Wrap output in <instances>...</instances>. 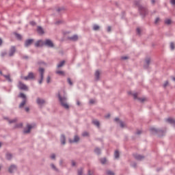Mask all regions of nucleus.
Masks as SVG:
<instances>
[{
    "instance_id": "nucleus-53",
    "label": "nucleus",
    "mask_w": 175,
    "mask_h": 175,
    "mask_svg": "<svg viewBox=\"0 0 175 175\" xmlns=\"http://www.w3.org/2000/svg\"><path fill=\"white\" fill-rule=\"evenodd\" d=\"M122 59H128V57H122Z\"/></svg>"
},
{
    "instance_id": "nucleus-47",
    "label": "nucleus",
    "mask_w": 175,
    "mask_h": 175,
    "mask_svg": "<svg viewBox=\"0 0 175 175\" xmlns=\"http://www.w3.org/2000/svg\"><path fill=\"white\" fill-rule=\"evenodd\" d=\"M107 31L108 32H110V31H111V27L110 26L107 27Z\"/></svg>"
},
{
    "instance_id": "nucleus-22",
    "label": "nucleus",
    "mask_w": 175,
    "mask_h": 175,
    "mask_svg": "<svg viewBox=\"0 0 175 175\" xmlns=\"http://www.w3.org/2000/svg\"><path fill=\"white\" fill-rule=\"evenodd\" d=\"M64 65H65V61L63 60L57 65V68H62Z\"/></svg>"
},
{
    "instance_id": "nucleus-50",
    "label": "nucleus",
    "mask_w": 175,
    "mask_h": 175,
    "mask_svg": "<svg viewBox=\"0 0 175 175\" xmlns=\"http://www.w3.org/2000/svg\"><path fill=\"white\" fill-rule=\"evenodd\" d=\"M51 166L53 169H55V165H54V164H51Z\"/></svg>"
},
{
    "instance_id": "nucleus-46",
    "label": "nucleus",
    "mask_w": 175,
    "mask_h": 175,
    "mask_svg": "<svg viewBox=\"0 0 175 175\" xmlns=\"http://www.w3.org/2000/svg\"><path fill=\"white\" fill-rule=\"evenodd\" d=\"M94 102H95V100H90V103L91 105L94 104Z\"/></svg>"
},
{
    "instance_id": "nucleus-38",
    "label": "nucleus",
    "mask_w": 175,
    "mask_h": 175,
    "mask_svg": "<svg viewBox=\"0 0 175 175\" xmlns=\"http://www.w3.org/2000/svg\"><path fill=\"white\" fill-rule=\"evenodd\" d=\"M133 96L134 97V99H137V93H133Z\"/></svg>"
},
{
    "instance_id": "nucleus-5",
    "label": "nucleus",
    "mask_w": 175,
    "mask_h": 175,
    "mask_svg": "<svg viewBox=\"0 0 175 175\" xmlns=\"http://www.w3.org/2000/svg\"><path fill=\"white\" fill-rule=\"evenodd\" d=\"M44 44L45 46H48V47H54V44L53 43V41L51 40H46L44 42Z\"/></svg>"
},
{
    "instance_id": "nucleus-23",
    "label": "nucleus",
    "mask_w": 175,
    "mask_h": 175,
    "mask_svg": "<svg viewBox=\"0 0 175 175\" xmlns=\"http://www.w3.org/2000/svg\"><path fill=\"white\" fill-rule=\"evenodd\" d=\"M57 75H59L60 76H65V72L64 71H56Z\"/></svg>"
},
{
    "instance_id": "nucleus-13",
    "label": "nucleus",
    "mask_w": 175,
    "mask_h": 175,
    "mask_svg": "<svg viewBox=\"0 0 175 175\" xmlns=\"http://www.w3.org/2000/svg\"><path fill=\"white\" fill-rule=\"evenodd\" d=\"M16 170H17V167H16V165H11L9 168L10 173H13L16 172Z\"/></svg>"
},
{
    "instance_id": "nucleus-52",
    "label": "nucleus",
    "mask_w": 175,
    "mask_h": 175,
    "mask_svg": "<svg viewBox=\"0 0 175 175\" xmlns=\"http://www.w3.org/2000/svg\"><path fill=\"white\" fill-rule=\"evenodd\" d=\"M140 133H142V131H137V135H140Z\"/></svg>"
},
{
    "instance_id": "nucleus-61",
    "label": "nucleus",
    "mask_w": 175,
    "mask_h": 175,
    "mask_svg": "<svg viewBox=\"0 0 175 175\" xmlns=\"http://www.w3.org/2000/svg\"><path fill=\"white\" fill-rule=\"evenodd\" d=\"M154 2H155V1H154V0H152V3H154Z\"/></svg>"
},
{
    "instance_id": "nucleus-16",
    "label": "nucleus",
    "mask_w": 175,
    "mask_h": 175,
    "mask_svg": "<svg viewBox=\"0 0 175 175\" xmlns=\"http://www.w3.org/2000/svg\"><path fill=\"white\" fill-rule=\"evenodd\" d=\"M37 31H38V33H40V35H43L44 33L43 29L40 27H38Z\"/></svg>"
},
{
    "instance_id": "nucleus-12",
    "label": "nucleus",
    "mask_w": 175,
    "mask_h": 175,
    "mask_svg": "<svg viewBox=\"0 0 175 175\" xmlns=\"http://www.w3.org/2000/svg\"><path fill=\"white\" fill-rule=\"evenodd\" d=\"M33 42V40H26V42L25 43V47H28L29 46H31Z\"/></svg>"
},
{
    "instance_id": "nucleus-30",
    "label": "nucleus",
    "mask_w": 175,
    "mask_h": 175,
    "mask_svg": "<svg viewBox=\"0 0 175 175\" xmlns=\"http://www.w3.org/2000/svg\"><path fill=\"white\" fill-rule=\"evenodd\" d=\"M94 152H95L96 154H97L98 155H99V154H100V149H99V148H96V149L94 150Z\"/></svg>"
},
{
    "instance_id": "nucleus-44",
    "label": "nucleus",
    "mask_w": 175,
    "mask_h": 175,
    "mask_svg": "<svg viewBox=\"0 0 175 175\" xmlns=\"http://www.w3.org/2000/svg\"><path fill=\"white\" fill-rule=\"evenodd\" d=\"M159 22V18H157L155 20V24H158Z\"/></svg>"
},
{
    "instance_id": "nucleus-34",
    "label": "nucleus",
    "mask_w": 175,
    "mask_h": 175,
    "mask_svg": "<svg viewBox=\"0 0 175 175\" xmlns=\"http://www.w3.org/2000/svg\"><path fill=\"white\" fill-rule=\"evenodd\" d=\"M170 49H171V50H174V44L173 42L170 43Z\"/></svg>"
},
{
    "instance_id": "nucleus-20",
    "label": "nucleus",
    "mask_w": 175,
    "mask_h": 175,
    "mask_svg": "<svg viewBox=\"0 0 175 175\" xmlns=\"http://www.w3.org/2000/svg\"><path fill=\"white\" fill-rule=\"evenodd\" d=\"M60 140H61L62 144H65V142H66L65 135H62Z\"/></svg>"
},
{
    "instance_id": "nucleus-1",
    "label": "nucleus",
    "mask_w": 175,
    "mask_h": 175,
    "mask_svg": "<svg viewBox=\"0 0 175 175\" xmlns=\"http://www.w3.org/2000/svg\"><path fill=\"white\" fill-rule=\"evenodd\" d=\"M58 97H59V102H60L62 106L63 107H64V109H69V105H68V103H66V98L61 97V94H58Z\"/></svg>"
},
{
    "instance_id": "nucleus-42",
    "label": "nucleus",
    "mask_w": 175,
    "mask_h": 175,
    "mask_svg": "<svg viewBox=\"0 0 175 175\" xmlns=\"http://www.w3.org/2000/svg\"><path fill=\"white\" fill-rule=\"evenodd\" d=\"M51 159H55V154H53L52 155H51Z\"/></svg>"
},
{
    "instance_id": "nucleus-60",
    "label": "nucleus",
    "mask_w": 175,
    "mask_h": 175,
    "mask_svg": "<svg viewBox=\"0 0 175 175\" xmlns=\"http://www.w3.org/2000/svg\"><path fill=\"white\" fill-rule=\"evenodd\" d=\"M151 131H155V132H157V130L155 129H151Z\"/></svg>"
},
{
    "instance_id": "nucleus-45",
    "label": "nucleus",
    "mask_w": 175,
    "mask_h": 175,
    "mask_svg": "<svg viewBox=\"0 0 175 175\" xmlns=\"http://www.w3.org/2000/svg\"><path fill=\"white\" fill-rule=\"evenodd\" d=\"M82 135L83 136H88V133L84 132Z\"/></svg>"
},
{
    "instance_id": "nucleus-57",
    "label": "nucleus",
    "mask_w": 175,
    "mask_h": 175,
    "mask_svg": "<svg viewBox=\"0 0 175 175\" xmlns=\"http://www.w3.org/2000/svg\"><path fill=\"white\" fill-rule=\"evenodd\" d=\"M30 24H31V25H35V22H31Z\"/></svg>"
},
{
    "instance_id": "nucleus-10",
    "label": "nucleus",
    "mask_w": 175,
    "mask_h": 175,
    "mask_svg": "<svg viewBox=\"0 0 175 175\" xmlns=\"http://www.w3.org/2000/svg\"><path fill=\"white\" fill-rule=\"evenodd\" d=\"M37 103L39 106H43L46 103V101L42 98H37Z\"/></svg>"
},
{
    "instance_id": "nucleus-41",
    "label": "nucleus",
    "mask_w": 175,
    "mask_h": 175,
    "mask_svg": "<svg viewBox=\"0 0 175 175\" xmlns=\"http://www.w3.org/2000/svg\"><path fill=\"white\" fill-rule=\"evenodd\" d=\"M16 128H23V123H21L16 126Z\"/></svg>"
},
{
    "instance_id": "nucleus-8",
    "label": "nucleus",
    "mask_w": 175,
    "mask_h": 175,
    "mask_svg": "<svg viewBox=\"0 0 175 175\" xmlns=\"http://www.w3.org/2000/svg\"><path fill=\"white\" fill-rule=\"evenodd\" d=\"M14 53H16V47L15 46H12L10 49L9 56L10 57H13V55H14Z\"/></svg>"
},
{
    "instance_id": "nucleus-39",
    "label": "nucleus",
    "mask_w": 175,
    "mask_h": 175,
    "mask_svg": "<svg viewBox=\"0 0 175 175\" xmlns=\"http://www.w3.org/2000/svg\"><path fill=\"white\" fill-rule=\"evenodd\" d=\"M137 32L139 35H140V33L142 32V29L140 28H137Z\"/></svg>"
},
{
    "instance_id": "nucleus-33",
    "label": "nucleus",
    "mask_w": 175,
    "mask_h": 175,
    "mask_svg": "<svg viewBox=\"0 0 175 175\" xmlns=\"http://www.w3.org/2000/svg\"><path fill=\"white\" fill-rule=\"evenodd\" d=\"M138 100H139V102H141L142 103H143V102H146V98H138Z\"/></svg>"
},
{
    "instance_id": "nucleus-26",
    "label": "nucleus",
    "mask_w": 175,
    "mask_h": 175,
    "mask_svg": "<svg viewBox=\"0 0 175 175\" xmlns=\"http://www.w3.org/2000/svg\"><path fill=\"white\" fill-rule=\"evenodd\" d=\"M100 162L103 165L106 164V162H107V160L106 159V158H103L100 159Z\"/></svg>"
},
{
    "instance_id": "nucleus-19",
    "label": "nucleus",
    "mask_w": 175,
    "mask_h": 175,
    "mask_svg": "<svg viewBox=\"0 0 175 175\" xmlns=\"http://www.w3.org/2000/svg\"><path fill=\"white\" fill-rule=\"evenodd\" d=\"M150 62H151V58L148 57L146 59L145 63H146V66H148V65H150Z\"/></svg>"
},
{
    "instance_id": "nucleus-32",
    "label": "nucleus",
    "mask_w": 175,
    "mask_h": 175,
    "mask_svg": "<svg viewBox=\"0 0 175 175\" xmlns=\"http://www.w3.org/2000/svg\"><path fill=\"white\" fill-rule=\"evenodd\" d=\"M67 81L70 85H72L73 83H72V80L70 78H68Z\"/></svg>"
},
{
    "instance_id": "nucleus-17",
    "label": "nucleus",
    "mask_w": 175,
    "mask_h": 175,
    "mask_svg": "<svg viewBox=\"0 0 175 175\" xmlns=\"http://www.w3.org/2000/svg\"><path fill=\"white\" fill-rule=\"evenodd\" d=\"M70 40H73L74 42H76V40H78L79 36H77V35H75V36L70 37Z\"/></svg>"
},
{
    "instance_id": "nucleus-15",
    "label": "nucleus",
    "mask_w": 175,
    "mask_h": 175,
    "mask_svg": "<svg viewBox=\"0 0 175 175\" xmlns=\"http://www.w3.org/2000/svg\"><path fill=\"white\" fill-rule=\"evenodd\" d=\"M79 140H80V138L77 136H75L74 137V140L72 141V140H69L70 143H77V142H79Z\"/></svg>"
},
{
    "instance_id": "nucleus-43",
    "label": "nucleus",
    "mask_w": 175,
    "mask_h": 175,
    "mask_svg": "<svg viewBox=\"0 0 175 175\" xmlns=\"http://www.w3.org/2000/svg\"><path fill=\"white\" fill-rule=\"evenodd\" d=\"M50 80H51V78H50V77H48L47 78H46V83H50Z\"/></svg>"
},
{
    "instance_id": "nucleus-31",
    "label": "nucleus",
    "mask_w": 175,
    "mask_h": 175,
    "mask_svg": "<svg viewBox=\"0 0 175 175\" xmlns=\"http://www.w3.org/2000/svg\"><path fill=\"white\" fill-rule=\"evenodd\" d=\"M93 29L94 31H98V29H99V26L98 25H94L93 27Z\"/></svg>"
},
{
    "instance_id": "nucleus-48",
    "label": "nucleus",
    "mask_w": 175,
    "mask_h": 175,
    "mask_svg": "<svg viewBox=\"0 0 175 175\" xmlns=\"http://www.w3.org/2000/svg\"><path fill=\"white\" fill-rule=\"evenodd\" d=\"M172 5H175V0H171Z\"/></svg>"
},
{
    "instance_id": "nucleus-56",
    "label": "nucleus",
    "mask_w": 175,
    "mask_h": 175,
    "mask_svg": "<svg viewBox=\"0 0 175 175\" xmlns=\"http://www.w3.org/2000/svg\"><path fill=\"white\" fill-rule=\"evenodd\" d=\"M25 111H29V108L26 107V108H25Z\"/></svg>"
},
{
    "instance_id": "nucleus-25",
    "label": "nucleus",
    "mask_w": 175,
    "mask_h": 175,
    "mask_svg": "<svg viewBox=\"0 0 175 175\" xmlns=\"http://www.w3.org/2000/svg\"><path fill=\"white\" fill-rule=\"evenodd\" d=\"M114 157H115V158H116V159H117L118 158H119V157H120V152H118V150H116V151H115Z\"/></svg>"
},
{
    "instance_id": "nucleus-18",
    "label": "nucleus",
    "mask_w": 175,
    "mask_h": 175,
    "mask_svg": "<svg viewBox=\"0 0 175 175\" xmlns=\"http://www.w3.org/2000/svg\"><path fill=\"white\" fill-rule=\"evenodd\" d=\"M3 77H5V79L9 81L10 83H12V79H10V75H3Z\"/></svg>"
},
{
    "instance_id": "nucleus-59",
    "label": "nucleus",
    "mask_w": 175,
    "mask_h": 175,
    "mask_svg": "<svg viewBox=\"0 0 175 175\" xmlns=\"http://www.w3.org/2000/svg\"><path fill=\"white\" fill-rule=\"evenodd\" d=\"M88 175H92V174H91V171L90 170L88 171Z\"/></svg>"
},
{
    "instance_id": "nucleus-2",
    "label": "nucleus",
    "mask_w": 175,
    "mask_h": 175,
    "mask_svg": "<svg viewBox=\"0 0 175 175\" xmlns=\"http://www.w3.org/2000/svg\"><path fill=\"white\" fill-rule=\"evenodd\" d=\"M19 96H20V98H23L24 99V100H23V102L20 104L19 107H20V108L24 107V106L25 105V103H26V102H27V100H26V99H25V98H26L25 94H24L23 93H21V94H19Z\"/></svg>"
},
{
    "instance_id": "nucleus-63",
    "label": "nucleus",
    "mask_w": 175,
    "mask_h": 175,
    "mask_svg": "<svg viewBox=\"0 0 175 175\" xmlns=\"http://www.w3.org/2000/svg\"><path fill=\"white\" fill-rule=\"evenodd\" d=\"M58 12H61V9H59V10H58Z\"/></svg>"
},
{
    "instance_id": "nucleus-29",
    "label": "nucleus",
    "mask_w": 175,
    "mask_h": 175,
    "mask_svg": "<svg viewBox=\"0 0 175 175\" xmlns=\"http://www.w3.org/2000/svg\"><path fill=\"white\" fill-rule=\"evenodd\" d=\"M92 122L94 125H96V126H99V121L94 120L92 121Z\"/></svg>"
},
{
    "instance_id": "nucleus-36",
    "label": "nucleus",
    "mask_w": 175,
    "mask_h": 175,
    "mask_svg": "<svg viewBox=\"0 0 175 175\" xmlns=\"http://www.w3.org/2000/svg\"><path fill=\"white\" fill-rule=\"evenodd\" d=\"M78 175H83V170L80 169L78 170Z\"/></svg>"
},
{
    "instance_id": "nucleus-27",
    "label": "nucleus",
    "mask_w": 175,
    "mask_h": 175,
    "mask_svg": "<svg viewBox=\"0 0 175 175\" xmlns=\"http://www.w3.org/2000/svg\"><path fill=\"white\" fill-rule=\"evenodd\" d=\"M165 24H167V25H170V24H172V20H170V19H166V20L165 21Z\"/></svg>"
},
{
    "instance_id": "nucleus-3",
    "label": "nucleus",
    "mask_w": 175,
    "mask_h": 175,
    "mask_svg": "<svg viewBox=\"0 0 175 175\" xmlns=\"http://www.w3.org/2000/svg\"><path fill=\"white\" fill-rule=\"evenodd\" d=\"M22 79L23 80H33V79H35V75L33 72H29L27 77H23Z\"/></svg>"
},
{
    "instance_id": "nucleus-4",
    "label": "nucleus",
    "mask_w": 175,
    "mask_h": 175,
    "mask_svg": "<svg viewBox=\"0 0 175 175\" xmlns=\"http://www.w3.org/2000/svg\"><path fill=\"white\" fill-rule=\"evenodd\" d=\"M18 88L20 90H23L24 91H28V87H27L25 84L23 83V82L21 81L18 82Z\"/></svg>"
},
{
    "instance_id": "nucleus-54",
    "label": "nucleus",
    "mask_w": 175,
    "mask_h": 175,
    "mask_svg": "<svg viewBox=\"0 0 175 175\" xmlns=\"http://www.w3.org/2000/svg\"><path fill=\"white\" fill-rule=\"evenodd\" d=\"M110 118V114H107V116H105V118Z\"/></svg>"
},
{
    "instance_id": "nucleus-9",
    "label": "nucleus",
    "mask_w": 175,
    "mask_h": 175,
    "mask_svg": "<svg viewBox=\"0 0 175 175\" xmlns=\"http://www.w3.org/2000/svg\"><path fill=\"white\" fill-rule=\"evenodd\" d=\"M115 121L116 122H119L121 128H125L126 126V124L121 121H120V119L118 118H115Z\"/></svg>"
},
{
    "instance_id": "nucleus-14",
    "label": "nucleus",
    "mask_w": 175,
    "mask_h": 175,
    "mask_svg": "<svg viewBox=\"0 0 175 175\" xmlns=\"http://www.w3.org/2000/svg\"><path fill=\"white\" fill-rule=\"evenodd\" d=\"M44 44V42L42 40H39L37 42H36L35 46L36 47H40V46H43Z\"/></svg>"
},
{
    "instance_id": "nucleus-51",
    "label": "nucleus",
    "mask_w": 175,
    "mask_h": 175,
    "mask_svg": "<svg viewBox=\"0 0 175 175\" xmlns=\"http://www.w3.org/2000/svg\"><path fill=\"white\" fill-rule=\"evenodd\" d=\"M2 43H3L2 38H0V46H2Z\"/></svg>"
},
{
    "instance_id": "nucleus-58",
    "label": "nucleus",
    "mask_w": 175,
    "mask_h": 175,
    "mask_svg": "<svg viewBox=\"0 0 175 175\" xmlns=\"http://www.w3.org/2000/svg\"><path fill=\"white\" fill-rule=\"evenodd\" d=\"M77 105H78V106H80V101H77Z\"/></svg>"
},
{
    "instance_id": "nucleus-24",
    "label": "nucleus",
    "mask_w": 175,
    "mask_h": 175,
    "mask_svg": "<svg viewBox=\"0 0 175 175\" xmlns=\"http://www.w3.org/2000/svg\"><path fill=\"white\" fill-rule=\"evenodd\" d=\"M167 122H169L170 124H174L175 121L172 118H168L167 119Z\"/></svg>"
},
{
    "instance_id": "nucleus-40",
    "label": "nucleus",
    "mask_w": 175,
    "mask_h": 175,
    "mask_svg": "<svg viewBox=\"0 0 175 175\" xmlns=\"http://www.w3.org/2000/svg\"><path fill=\"white\" fill-rule=\"evenodd\" d=\"M168 85H169V82L165 81V83L163 84V87H167Z\"/></svg>"
},
{
    "instance_id": "nucleus-62",
    "label": "nucleus",
    "mask_w": 175,
    "mask_h": 175,
    "mask_svg": "<svg viewBox=\"0 0 175 175\" xmlns=\"http://www.w3.org/2000/svg\"><path fill=\"white\" fill-rule=\"evenodd\" d=\"M1 146H2V143L0 142V147H1Z\"/></svg>"
},
{
    "instance_id": "nucleus-21",
    "label": "nucleus",
    "mask_w": 175,
    "mask_h": 175,
    "mask_svg": "<svg viewBox=\"0 0 175 175\" xmlns=\"http://www.w3.org/2000/svg\"><path fill=\"white\" fill-rule=\"evenodd\" d=\"M100 75V72H99L98 70L96 71V72H95L96 80H99Z\"/></svg>"
},
{
    "instance_id": "nucleus-64",
    "label": "nucleus",
    "mask_w": 175,
    "mask_h": 175,
    "mask_svg": "<svg viewBox=\"0 0 175 175\" xmlns=\"http://www.w3.org/2000/svg\"><path fill=\"white\" fill-rule=\"evenodd\" d=\"M174 81H175V78H173Z\"/></svg>"
},
{
    "instance_id": "nucleus-37",
    "label": "nucleus",
    "mask_w": 175,
    "mask_h": 175,
    "mask_svg": "<svg viewBox=\"0 0 175 175\" xmlns=\"http://www.w3.org/2000/svg\"><path fill=\"white\" fill-rule=\"evenodd\" d=\"M107 174H108V175H114V172H113L111 171H107Z\"/></svg>"
},
{
    "instance_id": "nucleus-49",
    "label": "nucleus",
    "mask_w": 175,
    "mask_h": 175,
    "mask_svg": "<svg viewBox=\"0 0 175 175\" xmlns=\"http://www.w3.org/2000/svg\"><path fill=\"white\" fill-rule=\"evenodd\" d=\"M16 120H11L10 121V124H12V122H16Z\"/></svg>"
},
{
    "instance_id": "nucleus-55",
    "label": "nucleus",
    "mask_w": 175,
    "mask_h": 175,
    "mask_svg": "<svg viewBox=\"0 0 175 175\" xmlns=\"http://www.w3.org/2000/svg\"><path fill=\"white\" fill-rule=\"evenodd\" d=\"M72 165L73 166H75L76 163H75V161H72Z\"/></svg>"
},
{
    "instance_id": "nucleus-28",
    "label": "nucleus",
    "mask_w": 175,
    "mask_h": 175,
    "mask_svg": "<svg viewBox=\"0 0 175 175\" xmlns=\"http://www.w3.org/2000/svg\"><path fill=\"white\" fill-rule=\"evenodd\" d=\"M15 36H16V39H18V40H21V38H22V37H21V35H20V34L16 33H15Z\"/></svg>"
},
{
    "instance_id": "nucleus-6",
    "label": "nucleus",
    "mask_w": 175,
    "mask_h": 175,
    "mask_svg": "<svg viewBox=\"0 0 175 175\" xmlns=\"http://www.w3.org/2000/svg\"><path fill=\"white\" fill-rule=\"evenodd\" d=\"M39 72L40 73L41 79L38 81V83H39V84H42V82L43 81V75L44 73V69L40 68L39 69Z\"/></svg>"
},
{
    "instance_id": "nucleus-35",
    "label": "nucleus",
    "mask_w": 175,
    "mask_h": 175,
    "mask_svg": "<svg viewBox=\"0 0 175 175\" xmlns=\"http://www.w3.org/2000/svg\"><path fill=\"white\" fill-rule=\"evenodd\" d=\"M6 158H7V159H12V154H7Z\"/></svg>"
},
{
    "instance_id": "nucleus-7",
    "label": "nucleus",
    "mask_w": 175,
    "mask_h": 175,
    "mask_svg": "<svg viewBox=\"0 0 175 175\" xmlns=\"http://www.w3.org/2000/svg\"><path fill=\"white\" fill-rule=\"evenodd\" d=\"M33 128V126L31 124H27V128L24 130V133H29L31 132V129Z\"/></svg>"
},
{
    "instance_id": "nucleus-11",
    "label": "nucleus",
    "mask_w": 175,
    "mask_h": 175,
    "mask_svg": "<svg viewBox=\"0 0 175 175\" xmlns=\"http://www.w3.org/2000/svg\"><path fill=\"white\" fill-rule=\"evenodd\" d=\"M134 157H135V159H137V161H142V159H144V156H142V155L138 154H134Z\"/></svg>"
}]
</instances>
